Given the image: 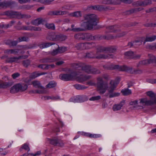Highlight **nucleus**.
<instances>
[{
	"mask_svg": "<svg viewBox=\"0 0 156 156\" xmlns=\"http://www.w3.org/2000/svg\"><path fill=\"white\" fill-rule=\"evenodd\" d=\"M43 22V20L40 19H37L32 21L33 24L35 25H38L41 24Z\"/></svg>",
	"mask_w": 156,
	"mask_h": 156,
	"instance_id": "33",
	"label": "nucleus"
},
{
	"mask_svg": "<svg viewBox=\"0 0 156 156\" xmlns=\"http://www.w3.org/2000/svg\"><path fill=\"white\" fill-rule=\"evenodd\" d=\"M119 83V81H117L116 80H112L109 83V86L108 87L107 84L104 83L102 79L99 77L97 79L98 90L101 94L105 93L107 90H108V92H111L115 90Z\"/></svg>",
	"mask_w": 156,
	"mask_h": 156,
	"instance_id": "1",
	"label": "nucleus"
},
{
	"mask_svg": "<svg viewBox=\"0 0 156 156\" xmlns=\"http://www.w3.org/2000/svg\"><path fill=\"white\" fill-rule=\"evenodd\" d=\"M42 98L45 100H52V96H44Z\"/></svg>",
	"mask_w": 156,
	"mask_h": 156,
	"instance_id": "60",
	"label": "nucleus"
},
{
	"mask_svg": "<svg viewBox=\"0 0 156 156\" xmlns=\"http://www.w3.org/2000/svg\"><path fill=\"white\" fill-rule=\"evenodd\" d=\"M25 30H32L34 31H41V29L39 27H27L25 28Z\"/></svg>",
	"mask_w": 156,
	"mask_h": 156,
	"instance_id": "35",
	"label": "nucleus"
},
{
	"mask_svg": "<svg viewBox=\"0 0 156 156\" xmlns=\"http://www.w3.org/2000/svg\"><path fill=\"white\" fill-rule=\"evenodd\" d=\"M134 55V52L131 51H127L124 53L125 57L127 58H133Z\"/></svg>",
	"mask_w": 156,
	"mask_h": 156,
	"instance_id": "31",
	"label": "nucleus"
},
{
	"mask_svg": "<svg viewBox=\"0 0 156 156\" xmlns=\"http://www.w3.org/2000/svg\"><path fill=\"white\" fill-rule=\"evenodd\" d=\"M56 60L54 58H45L41 59L40 62L41 63L43 62H55Z\"/></svg>",
	"mask_w": 156,
	"mask_h": 156,
	"instance_id": "24",
	"label": "nucleus"
},
{
	"mask_svg": "<svg viewBox=\"0 0 156 156\" xmlns=\"http://www.w3.org/2000/svg\"><path fill=\"white\" fill-rule=\"evenodd\" d=\"M150 63V62L148 59L144 60L140 62L139 64L137 65V66L138 67L140 65H146Z\"/></svg>",
	"mask_w": 156,
	"mask_h": 156,
	"instance_id": "34",
	"label": "nucleus"
},
{
	"mask_svg": "<svg viewBox=\"0 0 156 156\" xmlns=\"http://www.w3.org/2000/svg\"><path fill=\"white\" fill-rule=\"evenodd\" d=\"M75 68L78 70H81L88 73L98 74L100 73V71L95 68H92L88 65L80 64L78 65H76Z\"/></svg>",
	"mask_w": 156,
	"mask_h": 156,
	"instance_id": "5",
	"label": "nucleus"
},
{
	"mask_svg": "<svg viewBox=\"0 0 156 156\" xmlns=\"http://www.w3.org/2000/svg\"><path fill=\"white\" fill-rule=\"evenodd\" d=\"M144 101L145 105H152L155 104L154 100H147L146 98H144Z\"/></svg>",
	"mask_w": 156,
	"mask_h": 156,
	"instance_id": "41",
	"label": "nucleus"
},
{
	"mask_svg": "<svg viewBox=\"0 0 156 156\" xmlns=\"http://www.w3.org/2000/svg\"><path fill=\"white\" fill-rule=\"evenodd\" d=\"M67 12L66 11H62L61 10H56L53 12L54 15H60L65 14Z\"/></svg>",
	"mask_w": 156,
	"mask_h": 156,
	"instance_id": "37",
	"label": "nucleus"
},
{
	"mask_svg": "<svg viewBox=\"0 0 156 156\" xmlns=\"http://www.w3.org/2000/svg\"><path fill=\"white\" fill-rule=\"evenodd\" d=\"M46 27L52 30H55V27L54 24L53 23H46L45 24Z\"/></svg>",
	"mask_w": 156,
	"mask_h": 156,
	"instance_id": "39",
	"label": "nucleus"
},
{
	"mask_svg": "<svg viewBox=\"0 0 156 156\" xmlns=\"http://www.w3.org/2000/svg\"><path fill=\"white\" fill-rule=\"evenodd\" d=\"M75 78L74 80H76L77 81L80 83H82L85 81L89 79L90 77V76L80 75L79 76H78L76 72H75Z\"/></svg>",
	"mask_w": 156,
	"mask_h": 156,
	"instance_id": "12",
	"label": "nucleus"
},
{
	"mask_svg": "<svg viewBox=\"0 0 156 156\" xmlns=\"http://www.w3.org/2000/svg\"><path fill=\"white\" fill-rule=\"evenodd\" d=\"M28 88L27 85L24 83H18L14 84L10 89V92L15 94L18 92H23L25 91Z\"/></svg>",
	"mask_w": 156,
	"mask_h": 156,
	"instance_id": "3",
	"label": "nucleus"
},
{
	"mask_svg": "<svg viewBox=\"0 0 156 156\" xmlns=\"http://www.w3.org/2000/svg\"><path fill=\"white\" fill-rule=\"evenodd\" d=\"M88 100V98L85 95L78 96L75 98H71L70 100L74 103L82 102Z\"/></svg>",
	"mask_w": 156,
	"mask_h": 156,
	"instance_id": "10",
	"label": "nucleus"
},
{
	"mask_svg": "<svg viewBox=\"0 0 156 156\" xmlns=\"http://www.w3.org/2000/svg\"><path fill=\"white\" fill-rule=\"evenodd\" d=\"M144 40V38L143 37H141L138 40L136 41L133 42H130L128 43V46L131 47L133 46H134L135 47H136L137 46H139L141 45L143 42Z\"/></svg>",
	"mask_w": 156,
	"mask_h": 156,
	"instance_id": "14",
	"label": "nucleus"
},
{
	"mask_svg": "<svg viewBox=\"0 0 156 156\" xmlns=\"http://www.w3.org/2000/svg\"><path fill=\"white\" fill-rule=\"evenodd\" d=\"M144 98L140 99L139 101L135 100L130 102L131 105H134L135 108H142L145 104Z\"/></svg>",
	"mask_w": 156,
	"mask_h": 156,
	"instance_id": "9",
	"label": "nucleus"
},
{
	"mask_svg": "<svg viewBox=\"0 0 156 156\" xmlns=\"http://www.w3.org/2000/svg\"><path fill=\"white\" fill-rule=\"evenodd\" d=\"M5 14L10 18H16L18 19L21 18H28L30 16L26 15H22L20 13L15 11H8L5 12Z\"/></svg>",
	"mask_w": 156,
	"mask_h": 156,
	"instance_id": "6",
	"label": "nucleus"
},
{
	"mask_svg": "<svg viewBox=\"0 0 156 156\" xmlns=\"http://www.w3.org/2000/svg\"><path fill=\"white\" fill-rule=\"evenodd\" d=\"M84 20L86 22H83L81 24L82 27L84 30L87 29L89 30H92L94 27L97 24V21L99 19L98 16L95 14H87L84 16Z\"/></svg>",
	"mask_w": 156,
	"mask_h": 156,
	"instance_id": "2",
	"label": "nucleus"
},
{
	"mask_svg": "<svg viewBox=\"0 0 156 156\" xmlns=\"http://www.w3.org/2000/svg\"><path fill=\"white\" fill-rule=\"evenodd\" d=\"M10 86L9 83L8 82H4L0 80V88H5Z\"/></svg>",
	"mask_w": 156,
	"mask_h": 156,
	"instance_id": "27",
	"label": "nucleus"
},
{
	"mask_svg": "<svg viewBox=\"0 0 156 156\" xmlns=\"http://www.w3.org/2000/svg\"><path fill=\"white\" fill-rule=\"evenodd\" d=\"M48 141L51 144L58 146H62L64 145L63 142L57 138L48 139Z\"/></svg>",
	"mask_w": 156,
	"mask_h": 156,
	"instance_id": "11",
	"label": "nucleus"
},
{
	"mask_svg": "<svg viewBox=\"0 0 156 156\" xmlns=\"http://www.w3.org/2000/svg\"><path fill=\"white\" fill-rule=\"evenodd\" d=\"M21 149L23 148L24 149L27 150L28 151H30V148L27 144H24L22 146Z\"/></svg>",
	"mask_w": 156,
	"mask_h": 156,
	"instance_id": "57",
	"label": "nucleus"
},
{
	"mask_svg": "<svg viewBox=\"0 0 156 156\" xmlns=\"http://www.w3.org/2000/svg\"><path fill=\"white\" fill-rule=\"evenodd\" d=\"M9 43L8 44L10 46H16L17 44L19 42H18V39L16 41H9Z\"/></svg>",
	"mask_w": 156,
	"mask_h": 156,
	"instance_id": "47",
	"label": "nucleus"
},
{
	"mask_svg": "<svg viewBox=\"0 0 156 156\" xmlns=\"http://www.w3.org/2000/svg\"><path fill=\"white\" fill-rule=\"evenodd\" d=\"M112 67L115 69H117L119 71H126L132 73L134 71V70H133L132 68L131 67L126 66H120L118 65L112 66Z\"/></svg>",
	"mask_w": 156,
	"mask_h": 156,
	"instance_id": "8",
	"label": "nucleus"
},
{
	"mask_svg": "<svg viewBox=\"0 0 156 156\" xmlns=\"http://www.w3.org/2000/svg\"><path fill=\"white\" fill-rule=\"evenodd\" d=\"M58 50L59 53H63L67 50V48L66 47H59L58 46Z\"/></svg>",
	"mask_w": 156,
	"mask_h": 156,
	"instance_id": "43",
	"label": "nucleus"
},
{
	"mask_svg": "<svg viewBox=\"0 0 156 156\" xmlns=\"http://www.w3.org/2000/svg\"><path fill=\"white\" fill-rule=\"evenodd\" d=\"M121 93L124 95H128L131 94L132 92L128 88H125L121 90Z\"/></svg>",
	"mask_w": 156,
	"mask_h": 156,
	"instance_id": "28",
	"label": "nucleus"
},
{
	"mask_svg": "<svg viewBox=\"0 0 156 156\" xmlns=\"http://www.w3.org/2000/svg\"><path fill=\"white\" fill-rule=\"evenodd\" d=\"M20 75V74L18 73H16L12 74V76L13 79H15L19 76Z\"/></svg>",
	"mask_w": 156,
	"mask_h": 156,
	"instance_id": "59",
	"label": "nucleus"
},
{
	"mask_svg": "<svg viewBox=\"0 0 156 156\" xmlns=\"http://www.w3.org/2000/svg\"><path fill=\"white\" fill-rule=\"evenodd\" d=\"M96 49L97 52L95 56L96 58L101 59L113 58H114V56L112 54H108L107 55L99 53L100 52H103L105 51H106V47L99 46H97Z\"/></svg>",
	"mask_w": 156,
	"mask_h": 156,
	"instance_id": "4",
	"label": "nucleus"
},
{
	"mask_svg": "<svg viewBox=\"0 0 156 156\" xmlns=\"http://www.w3.org/2000/svg\"><path fill=\"white\" fill-rule=\"evenodd\" d=\"M54 0H40V2L47 4H49Z\"/></svg>",
	"mask_w": 156,
	"mask_h": 156,
	"instance_id": "50",
	"label": "nucleus"
},
{
	"mask_svg": "<svg viewBox=\"0 0 156 156\" xmlns=\"http://www.w3.org/2000/svg\"><path fill=\"white\" fill-rule=\"evenodd\" d=\"M101 135L100 134H92L90 133L89 137L90 138H99L101 137Z\"/></svg>",
	"mask_w": 156,
	"mask_h": 156,
	"instance_id": "46",
	"label": "nucleus"
},
{
	"mask_svg": "<svg viewBox=\"0 0 156 156\" xmlns=\"http://www.w3.org/2000/svg\"><path fill=\"white\" fill-rule=\"evenodd\" d=\"M102 3L105 4H116L118 3L115 2L114 0H104L102 1Z\"/></svg>",
	"mask_w": 156,
	"mask_h": 156,
	"instance_id": "32",
	"label": "nucleus"
},
{
	"mask_svg": "<svg viewBox=\"0 0 156 156\" xmlns=\"http://www.w3.org/2000/svg\"><path fill=\"white\" fill-rule=\"evenodd\" d=\"M76 47L78 50H82L84 49V43H79L76 44Z\"/></svg>",
	"mask_w": 156,
	"mask_h": 156,
	"instance_id": "38",
	"label": "nucleus"
},
{
	"mask_svg": "<svg viewBox=\"0 0 156 156\" xmlns=\"http://www.w3.org/2000/svg\"><path fill=\"white\" fill-rule=\"evenodd\" d=\"M75 72H71L70 74H61L59 75V78L64 81H68L74 80L75 78Z\"/></svg>",
	"mask_w": 156,
	"mask_h": 156,
	"instance_id": "7",
	"label": "nucleus"
},
{
	"mask_svg": "<svg viewBox=\"0 0 156 156\" xmlns=\"http://www.w3.org/2000/svg\"><path fill=\"white\" fill-rule=\"evenodd\" d=\"M77 89L83 90L87 88V87L84 86L80 84H76L74 86Z\"/></svg>",
	"mask_w": 156,
	"mask_h": 156,
	"instance_id": "45",
	"label": "nucleus"
},
{
	"mask_svg": "<svg viewBox=\"0 0 156 156\" xmlns=\"http://www.w3.org/2000/svg\"><path fill=\"white\" fill-rule=\"evenodd\" d=\"M18 42H20L22 41H26L28 40V38L26 37H20L18 39Z\"/></svg>",
	"mask_w": 156,
	"mask_h": 156,
	"instance_id": "56",
	"label": "nucleus"
},
{
	"mask_svg": "<svg viewBox=\"0 0 156 156\" xmlns=\"http://www.w3.org/2000/svg\"><path fill=\"white\" fill-rule=\"evenodd\" d=\"M101 98L100 96L93 97L89 99L90 101H95L99 100Z\"/></svg>",
	"mask_w": 156,
	"mask_h": 156,
	"instance_id": "55",
	"label": "nucleus"
},
{
	"mask_svg": "<svg viewBox=\"0 0 156 156\" xmlns=\"http://www.w3.org/2000/svg\"><path fill=\"white\" fill-rule=\"evenodd\" d=\"M62 30L64 31H72L74 32H78L80 31H83L84 30L83 29H81L80 28H74L72 29H70L69 28H67L66 29L64 27H63L62 28Z\"/></svg>",
	"mask_w": 156,
	"mask_h": 156,
	"instance_id": "20",
	"label": "nucleus"
},
{
	"mask_svg": "<svg viewBox=\"0 0 156 156\" xmlns=\"http://www.w3.org/2000/svg\"><path fill=\"white\" fill-rule=\"evenodd\" d=\"M39 68L43 70H47V65L46 64H41L38 66Z\"/></svg>",
	"mask_w": 156,
	"mask_h": 156,
	"instance_id": "54",
	"label": "nucleus"
},
{
	"mask_svg": "<svg viewBox=\"0 0 156 156\" xmlns=\"http://www.w3.org/2000/svg\"><path fill=\"white\" fill-rule=\"evenodd\" d=\"M116 26H110L107 27L108 29L109 30L110 32H115L116 30L118 31V30H116Z\"/></svg>",
	"mask_w": 156,
	"mask_h": 156,
	"instance_id": "49",
	"label": "nucleus"
},
{
	"mask_svg": "<svg viewBox=\"0 0 156 156\" xmlns=\"http://www.w3.org/2000/svg\"><path fill=\"white\" fill-rule=\"evenodd\" d=\"M11 4V2L10 1H5L0 3V7H6L10 6Z\"/></svg>",
	"mask_w": 156,
	"mask_h": 156,
	"instance_id": "29",
	"label": "nucleus"
},
{
	"mask_svg": "<svg viewBox=\"0 0 156 156\" xmlns=\"http://www.w3.org/2000/svg\"><path fill=\"white\" fill-rule=\"evenodd\" d=\"M74 7V5H73L68 4L63 6L61 9L62 10H70L73 8Z\"/></svg>",
	"mask_w": 156,
	"mask_h": 156,
	"instance_id": "30",
	"label": "nucleus"
},
{
	"mask_svg": "<svg viewBox=\"0 0 156 156\" xmlns=\"http://www.w3.org/2000/svg\"><path fill=\"white\" fill-rule=\"evenodd\" d=\"M4 53L7 54H10L13 53L12 49H7L4 51Z\"/></svg>",
	"mask_w": 156,
	"mask_h": 156,
	"instance_id": "63",
	"label": "nucleus"
},
{
	"mask_svg": "<svg viewBox=\"0 0 156 156\" xmlns=\"http://www.w3.org/2000/svg\"><path fill=\"white\" fill-rule=\"evenodd\" d=\"M50 54L52 55H55L58 54H59V52L58 48L55 49L53 50L52 51L50 52Z\"/></svg>",
	"mask_w": 156,
	"mask_h": 156,
	"instance_id": "53",
	"label": "nucleus"
},
{
	"mask_svg": "<svg viewBox=\"0 0 156 156\" xmlns=\"http://www.w3.org/2000/svg\"><path fill=\"white\" fill-rule=\"evenodd\" d=\"M78 133L81 135H83L85 136L89 137V133H86L83 132H79Z\"/></svg>",
	"mask_w": 156,
	"mask_h": 156,
	"instance_id": "58",
	"label": "nucleus"
},
{
	"mask_svg": "<svg viewBox=\"0 0 156 156\" xmlns=\"http://www.w3.org/2000/svg\"><path fill=\"white\" fill-rule=\"evenodd\" d=\"M23 57L22 56H20L18 57H13L8 58L6 62H19V60Z\"/></svg>",
	"mask_w": 156,
	"mask_h": 156,
	"instance_id": "18",
	"label": "nucleus"
},
{
	"mask_svg": "<svg viewBox=\"0 0 156 156\" xmlns=\"http://www.w3.org/2000/svg\"><path fill=\"white\" fill-rule=\"evenodd\" d=\"M151 3V1L148 0H146L143 2L137 1L133 3V5L136 6H145Z\"/></svg>",
	"mask_w": 156,
	"mask_h": 156,
	"instance_id": "15",
	"label": "nucleus"
},
{
	"mask_svg": "<svg viewBox=\"0 0 156 156\" xmlns=\"http://www.w3.org/2000/svg\"><path fill=\"white\" fill-rule=\"evenodd\" d=\"M106 51H108L110 53H113L116 51V49L113 47H106Z\"/></svg>",
	"mask_w": 156,
	"mask_h": 156,
	"instance_id": "44",
	"label": "nucleus"
},
{
	"mask_svg": "<svg viewBox=\"0 0 156 156\" xmlns=\"http://www.w3.org/2000/svg\"><path fill=\"white\" fill-rule=\"evenodd\" d=\"M144 44L146 42H152L154 41L156 39V36L153 35L151 36H147L146 38L144 39Z\"/></svg>",
	"mask_w": 156,
	"mask_h": 156,
	"instance_id": "19",
	"label": "nucleus"
},
{
	"mask_svg": "<svg viewBox=\"0 0 156 156\" xmlns=\"http://www.w3.org/2000/svg\"><path fill=\"white\" fill-rule=\"evenodd\" d=\"M147 81L149 83H156V79H150L147 80Z\"/></svg>",
	"mask_w": 156,
	"mask_h": 156,
	"instance_id": "62",
	"label": "nucleus"
},
{
	"mask_svg": "<svg viewBox=\"0 0 156 156\" xmlns=\"http://www.w3.org/2000/svg\"><path fill=\"white\" fill-rule=\"evenodd\" d=\"M53 43H45L41 44L39 45V47L40 48H44L48 47L51 45L54 44Z\"/></svg>",
	"mask_w": 156,
	"mask_h": 156,
	"instance_id": "26",
	"label": "nucleus"
},
{
	"mask_svg": "<svg viewBox=\"0 0 156 156\" xmlns=\"http://www.w3.org/2000/svg\"><path fill=\"white\" fill-rule=\"evenodd\" d=\"M50 36H51V37L49 38L48 37L47 38L53 41H56L58 40L62 41L65 40L66 38V36L62 35H56L54 34H51Z\"/></svg>",
	"mask_w": 156,
	"mask_h": 156,
	"instance_id": "13",
	"label": "nucleus"
},
{
	"mask_svg": "<svg viewBox=\"0 0 156 156\" xmlns=\"http://www.w3.org/2000/svg\"><path fill=\"white\" fill-rule=\"evenodd\" d=\"M87 34L83 33H78L74 35V37L76 39L83 40L86 38Z\"/></svg>",
	"mask_w": 156,
	"mask_h": 156,
	"instance_id": "17",
	"label": "nucleus"
},
{
	"mask_svg": "<svg viewBox=\"0 0 156 156\" xmlns=\"http://www.w3.org/2000/svg\"><path fill=\"white\" fill-rule=\"evenodd\" d=\"M23 64L25 67H27L30 64V61L29 60H24L23 62Z\"/></svg>",
	"mask_w": 156,
	"mask_h": 156,
	"instance_id": "52",
	"label": "nucleus"
},
{
	"mask_svg": "<svg viewBox=\"0 0 156 156\" xmlns=\"http://www.w3.org/2000/svg\"><path fill=\"white\" fill-rule=\"evenodd\" d=\"M114 91H112L111 92H108V93L107 95L108 96L109 98H112L119 96L120 94L118 92H114Z\"/></svg>",
	"mask_w": 156,
	"mask_h": 156,
	"instance_id": "21",
	"label": "nucleus"
},
{
	"mask_svg": "<svg viewBox=\"0 0 156 156\" xmlns=\"http://www.w3.org/2000/svg\"><path fill=\"white\" fill-rule=\"evenodd\" d=\"M86 56L88 58H95L96 55L94 56L93 55L92 53H88L86 55Z\"/></svg>",
	"mask_w": 156,
	"mask_h": 156,
	"instance_id": "61",
	"label": "nucleus"
},
{
	"mask_svg": "<svg viewBox=\"0 0 156 156\" xmlns=\"http://www.w3.org/2000/svg\"><path fill=\"white\" fill-rule=\"evenodd\" d=\"M56 83L55 81H51L46 86L47 88H49L55 87L56 86Z\"/></svg>",
	"mask_w": 156,
	"mask_h": 156,
	"instance_id": "40",
	"label": "nucleus"
},
{
	"mask_svg": "<svg viewBox=\"0 0 156 156\" xmlns=\"http://www.w3.org/2000/svg\"><path fill=\"white\" fill-rule=\"evenodd\" d=\"M90 8L95 10H100L102 9V7L99 5L91 6L90 7Z\"/></svg>",
	"mask_w": 156,
	"mask_h": 156,
	"instance_id": "48",
	"label": "nucleus"
},
{
	"mask_svg": "<svg viewBox=\"0 0 156 156\" xmlns=\"http://www.w3.org/2000/svg\"><path fill=\"white\" fill-rule=\"evenodd\" d=\"M70 15L72 16L80 17L82 16V13L80 11H77L71 13Z\"/></svg>",
	"mask_w": 156,
	"mask_h": 156,
	"instance_id": "22",
	"label": "nucleus"
},
{
	"mask_svg": "<svg viewBox=\"0 0 156 156\" xmlns=\"http://www.w3.org/2000/svg\"><path fill=\"white\" fill-rule=\"evenodd\" d=\"M32 84L34 87L36 88H38L40 89L43 88V87L41 85L40 82L36 80L32 82Z\"/></svg>",
	"mask_w": 156,
	"mask_h": 156,
	"instance_id": "25",
	"label": "nucleus"
},
{
	"mask_svg": "<svg viewBox=\"0 0 156 156\" xmlns=\"http://www.w3.org/2000/svg\"><path fill=\"white\" fill-rule=\"evenodd\" d=\"M95 44L93 42L84 43V49H89L95 47Z\"/></svg>",
	"mask_w": 156,
	"mask_h": 156,
	"instance_id": "23",
	"label": "nucleus"
},
{
	"mask_svg": "<svg viewBox=\"0 0 156 156\" xmlns=\"http://www.w3.org/2000/svg\"><path fill=\"white\" fill-rule=\"evenodd\" d=\"M125 104V101H121L118 104L114 105L112 107V109L114 111H116L120 110Z\"/></svg>",
	"mask_w": 156,
	"mask_h": 156,
	"instance_id": "16",
	"label": "nucleus"
},
{
	"mask_svg": "<svg viewBox=\"0 0 156 156\" xmlns=\"http://www.w3.org/2000/svg\"><path fill=\"white\" fill-rule=\"evenodd\" d=\"M149 59H148L150 61V63L154 62H156V57L154 55H149Z\"/></svg>",
	"mask_w": 156,
	"mask_h": 156,
	"instance_id": "42",
	"label": "nucleus"
},
{
	"mask_svg": "<svg viewBox=\"0 0 156 156\" xmlns=\"http://www.w3.org/2000/svg\"><path fill=\"white\" fill-rule=\"evenodd\" d=\"M60 99V97L58 95L52 96V100H58Z\"/></svg>",
	"mask_w": 156,
	"mask_h": 156,
	"instance_id": "64",
	"label": "nucleus"
},
{
	"mask_svg": "<svg viewBox=\"0 0 156 156\" xmlns=\"http://www.w3.org/2000/svg\"><path fill=\"white\" fill-rule=\"evenodd\" d=\"M46 73H34L31 75V77L32 78H34L46 74Z\"/></svg>",
	"mask_w": 156,
	"mask_h": 156,
	"instance_id": "36",
	"label": "nucleus"
},
{
	"mask_svg": "<svg viewBox=\"0 0 156 156\" xmlns=\"http://www.w3.org/2000/svg\"><path fill=\"white\" fill-rule=\"evenodd\" d=\"M147 96H149L151 98H153L155 97L154 93L152 91H149L146 93Z\"/></svg>",
	"mask_w": 156,
	"mask_h": 156,
	"instance_id": "51",
	"label": "nucleus"
}]
</instances>
